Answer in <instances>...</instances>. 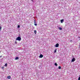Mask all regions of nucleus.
Returning <instances> with one entry per match:
<instances>
[{"mask_svg": "<svg viewBox=\"0 0 80 80\" xmlns=\"http://www.w3.org/2000/svg\"><path fill=\"white\" fill-rule=\"evenodd\" d=\"M5 66L6 67H7V63H6L5 64Z\"/></svg>", "mask_w": 80, "mask_h": 80, "instance_id": "9b49d317", "label": "nucleus"}, {"mask_svg": "<svg viewBox=\"0 0 80 80\" xmlns=\"http://www.w3.org/2000/svg\"><path fill=\"white\" fill-rule=\"evenodd\" d=\"M15 43L16 44H17V42H15Z\"/></svg>", "mask_w": 80, "mask_h": 80, "instance_id": "412c9836", "label": "nucleus"}, {"mask_svg": "<svg viewBox=\"0 0 80 80\" xmlns=\"http://www.w3.org/2000/svg\"><path fill=\"white\" fill-rule=\"evenodd\" d=\"M78 80H80V77L78 78Z\"/></svg>", "mask_w": 80, "mask_h": 80, "instance_id": "f3484780", "label": "nucleus"}, {"mask_svg": "<svg viewBox=\"0 0 80 80\" xmlns=\"http://www.w3.org/2000/svg\"><path fill=\"white\" fill-rule=\"evenodd\" d=\"M19 58H18V57H16L15 58V60H18Z\"/></svg>", "mask_w": 80, "mask_h": 80, "instance_id": "6e6552de", "label": "nucleus"}, {"mask_svg": "<svg viewBox=\"0 0 80 80\" xmlns=\"http://www.w3.org/2000/svg\"><path fill=\"white\" fill-rule=\"evenodd\" d=\"M58 46H59V44L57 43L56 44L55 47H58Z\"/></svg>", "mask_w": 80, "mask_h": 80, "instance_id": "f03ea898", "label": "nucleus"}, {"mask_svg": "<svg viewBox=\"0 0 80 80\" xmlns=\"http://www.w3.org/2000/svg\"><path fill=\"white\" fill-rule=\"evenodd\" d=\"M16 40H18V41H20L21 40V38L20 37H18L16 38Z\"/></svg>", "mask_w": 80, "mask_h": 80, "instance_id": "f257e3e1", "label": "nucleus"}, {"mask_svg": "<svg viewBox=\"0 0 80 80\" xmlns=\"http://www.w3.org/2000/svg\"><path fill=\"white\" fill-rule=\"evenodd\" d=\"M2 68H3H3H4V67H2Z\"/></svg>", "mask_w": 80, "mask_h": 80, "instance_id": "aec40b11", "label": "nucleus"}, {"mask_svg": "<svg viewBox=\"0 0 80 80\" xmlns=\"http://www.w3.org/2000/svg\"><path fill=\"white\" fill-rule=\"evenodd\" d=\"M34 33H35V34H37V31L35 30L34 31Z\"/></svg>", "mask_w": 80, "mask_h": 80, "instance_id": "0eeeda50", "label": "nucleus"}, {"mask_svg": "<svg viewBox=\"0 0 80 80\" xmlns=\"http://www.w3.org/2000/svg\"><path fill=\"white\" fill-rule=\"evenodd\" d=\"M59 29L60 30H62V28L61 27L59 28Z\"/></svg>", "mask_w": 80, "mask_h": 80, "instance_id": "1a4fd4ad", "label": "nucleus"}, {"mask_svg": "<svg viewBox=\"0 0 80 80\" xmlns=\"http://www.w3.org/2000/svg\"><path fill=\"white\" fill-rule=\"evenodd\" d=\"M58 69H61V67L59 66L58 67Z\"/></svg>", "mask_w": 80, "mask_h": 80, "instance_id": "f8f14e48", "label": "nucleus"}, {"mask_svg": "<svg viewBox=\"0 0 80 80\" xmlns=\"http://www.w3.org/2000/svg\"><path fill=\"white\" fill-rule=\"evenodd\" d=\"M0 53H1V52L0 51Z\"/></svg>", "mask_w": 80, "mask_h": 80, "instance_id": "4be33fe9", "label": "nucleus"}, {"mask_svg": "<svg viewBox=\"0 0 80 80\" xmlns=\"http://www.w3.org/2000/svg\"><path fill=\"white\" fill-rule=\"evenodd\" d=\"M57 52V49H55L54 51V53H56Z\"/></svg>", "mask_w": 80, "mask_h": 80, "instance_id": "ddd939ff", "label": "nucleus"}, {"mask_svg": "<svg viewBox=\"0 0 80 80\" xmlns=\"http://www.w3.org/2000/svg\"><path fill=\"white\" fill-rule=\"evenodd\" d=\"M7 78H8V79H10L11 78V76H9L7 77Z\"/></svg>", "mask_w": 80, "mask_h": 80, "instance_id": "423d86ee", "label": "nucleus"}, {"mask_svg": "<svg viewBox=\"0 0 80 80\" xmlns=\"http://www.w3.org/2000/svg\"><path fill=\"white\" fill-rule=\"evenodd\" d=\"M54 65L55 66H58V64H57V63H55L54 64Z\"/></svg>", "mask_w": 80, "mask_h": 80, "instance_id": "9d476101", "label": "nucleus"}, {"mask_svg": "<svg viewBox=\"0 0 80 80\" xmlns=\"http://www.w3.org/2000/svg\"><path fill=\"white\" fill-rule=\"evenodd\" d=\"M64 21V20L63 19H61L60 20V22L62 23H63V21Z\"/></svg>", "mask_w": 80, "mask_h": 80, "instance_id": "39448f33", "label": "nucleus"}, {"mask_svg": "<svg viewBox=\"0 0 80 80\" xmlns=\"http://www.w3.org/2000/svg\"><path fill=\"white\" fill-rule=\"evenodd\" d=\"M43 57V56L42 54H40L39 56V58H42Z\"/></svg>", "mask_w": 80, "mask_h": 80, "instance_id": "20e7f679", "label": "nucleus"}, {"mask_svg": "<svg viewBox=\"0 0 80 80\" xmlns=\"http://www.w3.org/2000/svg\"><path fill=\"white\" fill-rule=\"evenodd\" d=\"M2 56H0V58H2Z\"/></svg>", "mask_w": 80, "mask_h": 80, "instance_id": "a211bd4d", "label": "nucleus"}, {"mask_svg": "<svg viewBox=\"0 0 80 80\" xmlns=\"http://www.w3.org/2000/svg\"><path fill=\"white\" fill-rule=\"evenodd\" d=\"M34 23H36V22H35V21H34Z\"/></svg>", "mask_w": 80, "mask_h": 80, "instance_id": "6ab92c4d", "label": "nucleus"}, {"mask_svg": "<svg viewBox=\"0 0 80 80\" xmlns=\"http://www.w3.org/2000/svg\"><path fill=\"white\" fill-rule=\"evenodd\" d=\"M75 58H72V62H75Z\"/></svg>", "mask_w": 80, "mask_h": 80, "instance_id": "7ed1b4c3", "label": "nucleus"}, {"mask_svg": "<svg viewBox=\"0 0 80 80\" xmlns=\"http://www.w3.org/2000/svg\"><path fill=\"white\" fill-rule=\"evenodd\" d=\"M2 30V27H0V32Z\"/></svg>", "mask_w": 80, "mask_h": 80, "instance_id": "4468645a", "label": "nucleus"}, {"mask_svg": "<svg viewBox=\"0 0 80 80\" xmlns=\"http://www.w3.org/2000/svg\"><path fill=\"white\" fill-rule=\"evenodd\" d=\"M20 25H18V28H20Z\"/></svg>", "mask_w": 80, "mask_h": 80, "instance_id": "2eb2a0df", "label": "nucleus"}, {"mask_svg": "<svg viewBox=\"0 0 80 80\" xmlns=\"http://www.w3.org/2000/svg\"><path fill=\"white\" fill-rule=\"evenodd\" d=\"M34 25H35V26H37V24H35Z\"/></svg>", "mask_w": 80, "mask_h": 80, "instance_id": "dca6fc26", "label": "nucleus"}]
</instances>
